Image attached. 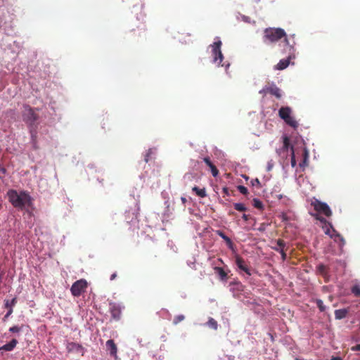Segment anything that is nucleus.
<instances>
[{"instance_id": "nucleus-1", "label": "nucleus", "mask_w": 360, "mask_h": 360, "mask_svg": "<svg viewBox=\"0 0 360 360\" xmlns=\"http://www.w3.org/2000/svg\"><path fill=\"white\" fill-rule=\"evenodd\" d=\"M294 38L295 34L288 37L285 30L280 27H268L264 30V42L274 44L283 39L281 42L285 46L284 50L285 51H288L289 53H292L295 45Z\"/></svg>"}, {"instance_id": "nucleus-2", "label": "nucleus", "mask_w": 360, "mask_h": 360, "mask_svg": "<svg viewBox=\"0 0 360 360\" xmlns=\"http://www.w3.org/2000/svg\"><path fill=\"white\" fill-rule=\"evenodd\" d=\"M9 201L15 207L22 208L30 201V196L25 191L18 193L15 190H10L7 193Z\"/></svg>"}, {"instance_id": "nucleus-3", "label": "nucleus", "mask_w": 360, "mask_h": 360, "mask_svg": "<svg viewBox=\"0 0 360 360\" xmlns=\"http://www.w3.org/2000/svg\"><path fill=\"white\" fill-rule=\"evenodd\" d=\"M39 115L34 112V110L29 105L24 106L22 112L23 121L30 127H35V122L38 120Z\"/></svg>"}, {"instance_id": "nucleus-4", "label": "nucleus", "mask_w": 360, "mask_h": 360, "mask_svg": "<svg viewBox=\"0 0 360 360\" xmlns=\"http://www.w3.org/2000/svg\"><path fill=\"white\" fill-rule=\"evenodd\" d=\"M291 113L292 110L288 106L281 107L278 110L279 117L283 120L288 125L296 129L298 127V123L294 117L291 116Z\"/></svg>"}, {"instance_id": "nucleus-5", "label": "nucleus", "mask_w": 360, "mask_h": 360, "mask_svg": "<svg viewBox=\"0 0 360 360\" xmlns=\"http://www.w3.org/2000/svg\"><path fill=\"white\" fill-rule=\"evenodd\" d=\"M211 46L214 62L217 63L218 65H221V66H225L224 64H221V62L224 58L223 54L221 51V41L219 39H218L217 41H214L213 44L211 45Z\"/></svg>"}, {"instance_id": "nucleus-6", "label": "nucleus", "mask_w": 360, "mask_h": 360, "mask_svg": "<svg viewBox=\"0 0 360 360\" xmlns=\"http://www.w3.org/2000/svg\"><path fill=\"white\" fill-rule=\"evenodd\" d=\"M88 283L85 279H79L71 286L70 291L74 297H79L83 292H84L87 288Z\"/></svg>"}, {"instance_id": "nucleus-7", "label": "nucleus", "mask_w": 360, "mask_h": 360, "mask_svg": "<svg viewBox=\"0 0 360 360\" xmlns=\"http://www.w3.org/2000/svg\"><path fill=\"white\" fill-rule=\"evenodd\" d=\"M311 205L314 207V210L316 212L322 213L326 217H330L332 214V212L329 206L325 202H322L318 200H315L314 202H311Z\"/></svg>"}, {"instance_id": "nucleus-8", "label": "nucleus", "mask_w": 360, "mask_h": 360, "mask_svg": "<svg viewBox=\"0 0 360 360\" xmlns=\"http://www.w3.org/2000/svg\"><path fill=\"white\" fill-rule=\"evenodd\" d=\"M110 312L113 319L118 321L121 317L122 307L120 304L115 302H110Z\"/></svg>"}, {"instance_id": "nucleus-9", "label": "nucleus", "mask_w": 360, "mask_h": 360, "mask_svg": "<svg viewBox=\"0 0 360 360\" xmlns=\"http://www.w3.org/2000/svg\"><path fill=\"white\" fill-rule=\"evenodd\" d=\"M67 350L68 352H75L84 355V349L81 345L72 342L68 343Z\"/></svg>"}, {"instance_id": "nucleus-10", "label": "nucleus", "mask_w": 360, "mask_h": 360, "mask_svg": "<svg viewBox=\"0 0 360 360\" xmlns=\"http://www.w3.org/2000/svg\"><path fill=\"white\" fill-rule=\"evenodd\" d=\"M236 264L237 266L243 271L247 275L251 276V272L245 260L239 255L236 256Z\"/></svg>"}, {"instance_id": "nucleus-11", "label": "nucleus", "mask_w": 360, "mask_h": 360, "mask_svg": "<svg viewBox=\"0 0 360 360\" xmlns=\"http://www.w3.org/2000/svg\"><path fill=\"white\" fill-rule=\"evenodd\" d=\"M106 347L110 356H113L116 359L117 347L112 340H108L106 342Z\"/></svg>"}, {"instance_id": "nucleus-12", "label": "nucleus", "mask_w": 360, "mask_h": 360, "mask_svg": "<svg viewBox=\"0 0 360 360\" xmlns=\"http://www.w3.org/2000/svg\"><path fill=\"white\" fill-rule=\"evenodd\" d=\"M16 302H17L16 297H14L11 301L8 300H5V304H4L5 307L8 309V312L5 315V318H8V316H10L11 315V314L13 313V307L15 306Z\"/></svg>"}, {"instance_id": "nucleus-13", "label": "nucleus", "mask_w": 360, "mask_h": 360, "mask_svg": "<svg viewBox=\"0 0 360 360\" xmlns=\"http://www.w3.org/2000/svg\"><path fill=\"white\" fill-rule=\"evenodd\" d=\"M203 161L210 168L213 176H217L219 174V170L217 169V167L212 162L210 158L209 157H205L203 158Z\"/></svg>"}, {"instance_id": "nucleus-14", "label": "nucleus", "mask_w": 360, "mask_h": 360, "mask_svg": "<svg viewBox=\"0 0 360 360\" xmlns=\"http://www.w3.org/2000/svg\"><path fill=\"white\" fill-rule=\"evenodd\" d=\"M269 94L274 96L277 98H281L282 96L281 89L274 84L269 85Z\"/></svg>"}, {"instance_id": "nucleus-15", "label": "nucleus", "mask_w": 360, "mask_h": 360, "mask_svg": "<svg viewBox=\"0 0 360 360\" xmlns=\"http://www.w3.org/2000/svg\"><path fill=\"white\" fill-rule=\"evenodd\" d=\"M292 58V56L290 55L287 58L281 59L278 63L276 65L275 68L276 70H284L290 64V60Z\"/></svg>"}, {"instance_id": "nucleus-16", "label": "nucleus", "mask_w": 360, "mask_h": 360, "mask_svg": "<svg viewBox=\"0 0 360 360\" xmlns=\"http://www.w3.org/2000/svg\"><path fill=\"white\" fill-rule=\"evenodd\" d=\"M283 139V147L278 151L279 154L282 152H288L289 148L291 149V147H293L290 145V139L287 136H284Z\"/></svg>"}, {"instance_id": "nucleus-17", "label": "nucleus", "mask_w": 360, "mask_h": 360, "mask_svg": "<svg viewBox=\"0 0 360 360\" xmlns=\"http://www.w3.org/2000/svg\"><path fill=\"white\" fill-rule=\"evenodd\" d=\"M216 233L222 239L224 240V241L226 242V245H228V247L231 249H233V242L232 240H231V238L229 237H228L221 230H217L216 231Z\"/></svg>"}, {"instance_id": "nucleus-18", "label": "nucleus", "mask_w": 360, "mask_h": 360, "mask_svg": "<svg viewBox=\"0 0 360 360\" xmlns=\"http://www.w3.org/2000/svg\"><path fill=\"white\" fill-rule=\"evenodd\" d=\"M18 341L16 339H13L8 343L0 347V350L12 351L17 345Z\"/></svg>"}, {"instance_id": "nucleus-19", "label": "nucleus", "mask_w": 360, "mask_h": 360, "mask_svg": "<svg viewBox=\"0 0 360 360\" xmlns=\"http://www.w3.org/2000/svg\"><path fill=\"white\" fill-rule=\"evenodd\" d=\"M348 314V309H336L335 311V317L336 319H342L347 316Z\"/></svg>"}, {"instance_id": "nucleus-20", "label": "nucleus", "mask_w": 360, "mask_h": 360, "mask_svg": "<svg viewBox=\"0 0 360 360\" xmlns=\"http://www.w3.org/2000/svg\"><path fill=\"white\" fill-rule=\"evenodd\" d=\"M214 271L217 273L221 281H226L228 279L227 273L221 267H214Z\"/></svg>"}, {"instance_id": "nucleus-21", "label": "nucleus", "mask_w": 360, "mask_h": 360, "mask_svg": "<svg viewBox=\"0 0 360 360\" xmlns=\"http://www.w3.org/2000/svg\"><path fill=\"white\" fill-rule=\"evenodd\" d=\"M276 246L275 247H272V248L276 251V252H278V251H281V250H284L285 249V247H286V243L285 242L282 240V239H278L276 241Z\"/></svg>"}, {"instance_id": "nucleus-22", "label": "nucleus", "mask_w": 360, "mask_h": 360, "mask_svg": "<svg viewBox=\"0 0 360 360\" xmlns=\"http://www.w3.org/2000/svg\"><path fill=\"white\" fill-rule=\"evenodd\" d=\"M193 191H194L196 195L200 198H205L207 195L206 191L205 188H199L197 186H194L192 188Z\"/></svg>"}, {"instance_id": "nucleus-23", "label": "nucleus", "mask_w": 360, "mask_h": 360, "mask_svg": "<svg viewBox=\"0 0 360 360\" xmlns=\"http://www.w3.org/2000/svg\"><path fill=\"white\" fill-rule=\"evenodd\" d=\"M207 326L210 327V328H212L214 330H217L218 328V323L216 320H214L213 318L210 317L208 321L207 322Z\"/></svg>"}, {"instance_id": "nucleus-24", "label": "nucleus", "mask_w": 360, "mask_h": 360, "mask_svg": "<svg viewBox=\"0 0 360 360\" xmlns=\"http://www.w3.org/2000/svg\"><path fill=\"white\" fill-rule=\"evenodd\" d=\"M252 205L255 208L259 209L260 210H262L264 209V205H263L262 202L257 198L253 199Z\"/></svg>"}, {"instance_id": "nucleus-25", "label": "nucleus", "mask_w": 360, "mask_h": 360, "mask_svg": "<svg viewBox=\"0 0 360 360\" xmlns=\"http://www.w3.org/2000/svg\"><path fill=\"white\" fill-rule=\"evenodd\" d=\"M233 207L237 211L245 212L247 210V207L243 203H234Z\"/></svg>"}, {"instance_id": "nucleus-26", "label": "nucleus", "mask_w": 360, "mask_h": 360, "mask_svg": "<svg viewBox=\"0 0 360 360\" xmlns=\"http://www.w3.org/2000/svg\"><path fill=\"white\" fill-rule=\"evenodd\" d=\"M352 292L356 296V297H360V286L358 285H354L351 289Z\"/></svg>"}, {"instance_id": "nucleus-27", "label": "nucleus", "mask_w": 360, "mask_h": 360, "mask_svg": "<svg viewBox=\"0 0 360 360\" xmlns=\"http://www.w3.org/2000/svg\"><path fill=\"white\" fill-rule=\"evenodd\" d=\"M316 303L321 311H324L326 310V306L324 305L323 302L321 300L317 299L316 300Z\"/></svg>"}, {"instance_id": "nucleus-28", "label": "nucleus", "mask_w": 360, "mask_h": 360, "mask_svg": "<svg viewBox=\"0 0 360 360\" xmlns=\"http://www.w3.org/2000/svg\"><path fill=\"white\" fill-rule=\"evenodd\" d=\"M290 163H291V166L292 167H295L297 165V162H296V160H295V151H294V148L293 147H291V161H290Z\"/></svg>"}, {"instance_id": "nucleus-29", "label": "nucleus", "mask_w": 360, "mask_h": 360, "mask_svg": "<svg viewBox=\"0 0 360 360\" xmlns=\"http://www.w3.org/2000/svg\"><path fill=\"white\" fill-rule=\"evenodd\" d=\"M303 155H304V158H303L302 162L300 163V167H303L305 165H307L308 157H309V153H308V151H307V149L304 150V154Z\"/></svg>"}, {"instance_id": "nucleus-30", "label": "nucleus", "mask_w": 360, "mask_h": 360, "mask_svg": "<svg viewBox=\"0 0 360 360\" xmlns=\"http://www.w3.org/2000/svg\"><path fill=\"white\" fill-rule=\"evenodd\" d=\"M185 319V316L183 314L177 315L174 318L173 323L174 325L178 324L179 322L184 321Z\"/></svg>"}, {"instance_id": "nucleus-31", "label": "nucleus", "mask_w": 360, "mask_h": 360, "mask_svg": "<svg viewBox=\"0 0 360 360\" xmlns=\"http://www.w3.org/2000/svg\"><path fill=\"white\" fill-rule=\"evenodd\" d=\"M238 190L239 191V192L240 193H242L243 195H247L248 193V188L244 186H242V185L238 186Z\"/></svg>"}, {"instance_id": "nucleus-32", "label": "nucleus", "mask_w": 360, "mask_h": 360, "mask_svg": "<svg viewBox=\"0 0 360 360\" xmlns=\"http://www.w3.org/2000/svg\"><path fill=\"white\" fill-rule=\"evenodd\" d=\"M22 326H14L9 328V331L11 333H19L22 330Z\"/></svg>"}, {"instance_id": "nucleus-33", "label": "nucleus", "mask_w": 360, "mask_h": 360, "mask_svg": "<svg viewBox=\"0 0 360 360\" xmlns=\"http://www.w3.org/2000/svg\"><path fill=\"white\" fill-rule=\"evenodd\" d=\"M317 268H318V271H319L321 274H325L326 273V269H327V268H326V266L324 264H319V265L318 266V267H317Z\"/></svg>"}, {"instance_id": "nucleus-34", "label": "nucleus", "mask_w": 360, "mask_h": 360, "mask_svg": "<svg viewBox=\"0 0 360 360\" xmlns=\"http://www.w3.org/2000/svg\"><path fill=\"white\" fill-rule=\"evenodd\" d=\"M259 93L260 94H262L263 96H265L266 94H269V85L265 86L262 89H261Z\"/></svg>"}, {"instance_id": "nucleus-35", "label": "nucleus", "mask_w": 360, "mask_h": 360, "mask_svg": "<svg viewBox=\"0 0 360 360\" xmlns=\"http://www.w3.org/2000/svg\"><path fill=\"white\" fill-rule=\"evenodd\" d=\"M274 162L272 160H269L268 162H267V167H266V170L267 171H271L272 169V168L274 167Z\"/></svg>"}, {"instance_id": "nucleus-36", "label": "nucleus", "mask_w": 360, "mask_h": 360, "mask_svg": "<svg viewBox=\"0 0 360 360\" xmlns=\"http://www.w3.org/2000/svg\"><path fill=\"white\" fill-rule=\"evenodd\" d=\"M286 250H287V249H284V250L281 249V251H278V252L281 255V257H282L283 260H285L287 258V254L285 252Z\"/></svg>"}, {"instance_id": "nucleus-37", "label": "nucleus", "mask_w": 360, "mask_h": 360, "mask_svg": "<svg viewBox=\"0 0 360 360\" xmlns=\"http://www.w3.org/2000/svg\"><path fill=\"white\" fill-rule=\"evenodd\" d=\"M267 224L265 223H262L259 227L257 229L259 231L263 232L266 230Z\"/></svg>"}, {"instance_id": "nucleus-38", "label": "nucleus", "mask_w": 360, "mask_h": 360, "mask_svg": "<svg viewBox=\"0 0 360 360\" xmlns=\"http://www.w3.org/2000/svg\"><path fill=\"white\" fill-rule=\"evenodd\" d=\"M222 191L224 195H226L227 196L230 195L229 189L227 187H224L222 189Z\"/></svg>"}, {"instance_id": "nucleus-39", "label": "nucleus", "mask_w": 360, "mask_h": 360, "mask_svg": "<svg viewBox=\"0 0 360 360\" xmlns=\"http://www.w3.org/2000/svg\"><path fill=\"white\" fill-rule=\"evenodd\" d=\"M351 349L352 351H360V344L353 346Z\"/></svg>"}, {"instance_id": "nucleus-40", "label": "nucleus", "mask_w": 360, "mask_h": 360, "mask_svg": "<svg viewBox=\"0 0 360 360\" xmlns=\"http://www.w3.org/2000/svg\"><path fill=\"white\" fill-rule=\"evenodd\" d=\"M242 218L244 221H248L249 219H250V215L248 214H243V216H242Z\"/></svg>"}, {"instance_id": "nucleus-41", "label": "nucleus", "mask_w": 360, "mask_h": 360, "mask_svg": "<svg viewBox=\"0 0 360 360\" xmlns=\"http://www.w3.org/2000/svg\"><path fill=\"white\" fill-rule=\"evenodd\" d=\"M335 236L340 238V241L342 242V245H344L345 240H344L343 237L341 236L339 233H336Z\"/></svg>"}, {"instance_id": "nucleus-42", "label": "nucleus", "mask_w": 360, "mask_h": 360, "mask_svg": "<svg viewBox=\"0 0 360 360\" xmlns=\"http://www.w3.org/2000/svg\"><path fill=\"white\" fill-rule=\"evenodd\" d=\"M117 277V274L114 273L110 276V280L112 281Z\"/></svg>"}, {"instance_id": "nucleus-43", "label": "nucleus", "mask_w": 360, "mask_h": 360, "mask_svg": "<svg viewBox=\"0 0 360 360\" xmlns=\"http://www.w3.org/2000/svg\"><path fill=\"white\" fill-rule=\"evenodd\" d=\"M330 360H342L340 357H332Z\"/></svg>"}, {"instance_id": "nucleus-44", "label": "nucleus", "mask_w": 360, "mask_h": 360, "mask_svg": "<svg viewBox=\"0 0 360 360\" xmlns=\"http://www.w3.org/2000/svg\"><path fill=\"white\" fill-rule=\"evenodd\" d=\"M255 184H260V182H259V181L258 180V179H255Z\"/></svg>"}, {"instance_id": "nucleus-45", "label": "nucleus", "mask_w": 360, "mask_h": 360, "mask_svg": "<svg viewBox=\"0 0 360 360\" xmlns=\"http://www.w3.org/2000/svg\"><path fill=\"white\" fill-rule=\"evenodd\" d=\"M255 184H260V182H259V181L258 180V179H255Z\"/></svg>"}, {"instance_id": "nucleus-46", "label": "nucleus", "mask_w": 360, "mask_h": 360, "mask_svg": "<svg viewBox=\"0 0 360 360\" xmlns=\"http://www.w3.org/2000/svg\"><path fill=\"white\" fill-rule=\"evenodd\" d=\"M181 200L183 202H185L186 201V199L185 198L182 197Z\"/></svg>"}, {"instance_id": "nucleus-47", "label": "nucleus", "mask_w": 360, "mask_h": 360, "mask_svg": "<svg viewBox=\"0 0 360 360\" xmlns=\"http://www.w3.org/2000/svg\"><path fill=\"white\" fill-rule=\"evenodd\" d=\"M321 221H326L325 219L323 218H318Z\"/></svg>"}, {"instance_id": "nucleus-48", "label": "nucleus", "mask_w": 360, "mask_h": 360, "mask_svg": "<svg viewBox=\"0 0 360 360\" xmlns=\"http://www.w3.org/2000/svg\"><path fill=\"white\" fill-rule=\"evenodd\" d=\"M31 134H32V137H33L34 136V132H33L32 129H31Z\"/></svg>"}, {"instance_id": "nucleus-49", "label": "nucleus", "mask_w": 360, "mask_h": 360, "mask_svg": "<svg viewBox=\"0 0 360 360\" xmlns=\"http://www.w3.org/2000/svg\"><path fill=\"white\" fill-rule=\"evenodd\" d=\"M1 171H2L3 173L6 172V169L4 168H1Z\"/></svg>"}, {"instance_id": "nucleus-50", "label": "nucleus", "mask_w": 360, "mask_h": 360, "mask_svg": "<svg viewBox=\"0 0 360 360\" xmlns=\"http://www.w3.org/2000/svg\"><path fill=\"white\" fill-rule=\"evenodd\" d=\"M329 233H330V231H329V230H328V231L326 232V233H327V234H329Z\"/></svg>"}, {"instance_id": "nucleus-51", "label": "nucleus", "mask_w": 360, "mask_h": 360, "mask_svg": "<svg viewBox=\"0 0 360 360\" xmlns=\"http://www.w3.org/2000/svg\"><path fill=\"white\" fill-rule=\"evenodd\" d=\"M145 161L148 162V158H145Z\"/></svg>"}, {"instance_id": "nucleus-52", "label": "nucleus", "mask_w": 360, "mask_h": 360, "mask_svg": "<svg viewBox=\"0 0 360 360\" xmlns=\"http://www.w3.org/2000/svg\"><path fill=\"white\" fill-rule=\"evenodd\" d=\"M256 2H259L260 0H255Z\"/></svg>"}, {"instance_id": "nucleus-53", "label": "nucleus", "mask_w": 360, "mask_h": 360, "mask_svg": "<svg viewBox=\"0 0 360 360\" xmlns=\"http://www.w3.org/2000/svg\"><path fill=\"white\" fill-rule=\"evenodd\" d=\"M1 207H2V205H1V204L0 203V209L1 208Z\"/></svg>"}]
</instances>
